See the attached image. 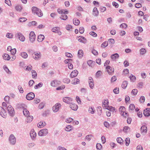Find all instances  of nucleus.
<instances>
[{"mask_svg":"<svg viewBox=\"0 0 150 150\" xmlns=\"http://www.w3.org/2000/svg\"><path fill=\"white\" fill-rule=\"evenodd\" d=\"M146 50L144 48H142L140 50V52L141 54L143 55L146 52Z\"/></svg>","mask_w":150,"mask_h":150,"instance_id":"46","label":"nucleus"},{"mask_svg":"<svg viewBox=\"0 0 150 150\" xmlns=\"http://www.w3.org/2000/svg\"><path fill=\"white\" fill-rule=\"evenodd\" d=\"M30 137L32 138H35L36 136V134L34 131V130H33L31 131L30 132Z\"/></svg>","mask_w":150,"mask_h":150,"instance_id":"24","label":"nucleus"},{"mask_svg":"<svg viewBox=\"0 0 150 150\" xmlns=\"http://www.w3.org/2000/svg\"><path fill=\"white\" fill-rule=\"evenodd\" d=\"M78 40L79 42L84 44L86 43L87 42V40L86 38H79Z\"/></svg>","mask_w":150,"mask_h":150,"instance_id":"30","label":"nucleus"},{"mask_svg":"<svg viewBox=\"0 0 150 150\" xmlns=\"http://www.w3.org/2000/svg\"><path fill=\"white\" fill-rule=\"evenodd\" d=\"M72 129V127L71 125L67 126L65 129V130L67 132L71 131Z\"/></svg>","mask_w":150,"mask_h":150,"instance_id":"37","label":"nucleus"},{"mask_svg":"<svg viewBox=\"0 0 150 150\" xmlns=\"http://www.w3.org/2000/svg\"><path fill=\"white\" fill-rule=\"evenodd\" d=\"M43 83L41 82L38 83V85L35 86L34 88L35 89H37L39 88H40L42 86Z\"/></svg>","mask_w":150,"mask_h":150,"instance_id":"44","label":"nucleus"},{"mask_svg":"<svg viewBox=\"0 0 150 150\" xmlns=\"http://www.w3.org/2000/svg\"><path fill=\"white\" fill-rule=\"evenodd\" d=\"M48 132V130L47 129H43L39 132L38 134L40 136H46Z\"/></svg>","mask_w":150,"mask_h":150,"instance_id":"4","label":"nucleus"},{"mask_svg":"<svg viewBox=\"0 0 150 150\" xmlns=\"http://www.w3.org/2000/svg\"><path fill=\"white\" fill-rule=\"evenodd\" d=\"M7 110L8 112L10 115L13 116L14 115L15 113L14 110L11 105H9L8 106Z\"/></svg>","mask_w":150,"mask_h":150,"instance_id":"6","label":"nucleus"},{"mask_svg":"<svg viewBox=\"0 0 150 150\" xmlns=\"http://www.w3.org/2000/svg\"><path fill=\"white\" fill-rule=\"evenodd\" d=\"M61 83L60 81L57 80H54L52 81L51 83V85L52 86L55 87Z\"/></svg>","mask_w":150,"mask_h":150,"instance_id":"12","label":"nucleus"},{"mask_svg":"<svg viewBox=\"0 0 150 150\" xmlns=\"http://www.w3.org/2000/svg\"><path fill=\"white\" fill-rule=\"evenodd\" d=\"M8 139L9 143L11 145H14L16 144V139L13 134H11L10 136Z\"/></svg>","mask_w":150,"mask_h":150,"instance_id":"1","label":"nucleus"},{"mask_svg":"<svg viewBox=\"0 0 150 150\" xmlns=\"http://www.w3.org/2000/svg\"><path fill=\"white\" fill-rule=\"evenodd\" d=\"M128 84V82L126 81H123L122 85V87L124 89H125L127 87Z\"/></svg>","mask_w":150,"mask_h":150,"instance_id":"31","label":"nucleus"},{"mask_svg":"<svg viewBox=\"0 0 150 150\" xmlns=\"http://www.w3.org/2000/svg\"><path fill=\"white\" fill-rule=\"evenodd\" d=\"M117 142L118 143L121 144L123 143V140L121 137H118L117 139Z\"/></svg>","mask_w":150,"mask_h":150,"instance_id":"49","label":"nucleus"},{"mask_svg":"<svg viewBox=\"0 0 150 150\" xmlns=\"http://www.w3.org/2000/svg\"><path fill=\"white\" fill-rule=\"evenodd\" d=\"M29 38H31L33 37V38H35V35L33 31H31L30 33Z\"/></svg>","mask_w":150,"mask_h":150,"instance_id":"54","label":"nucleus"},{"mask_svg":"<svg viewBox=\"0 0 150 150\" xmlns=\"http://www.w3.org/2000/svg\"><path fill=\"white\" fill-rule=\"evenodd\" d=\"M57 11L59 13L61 14L62 15L64 14H68V11L66 10L65 9L62 10L58 9L57 10Z\"/></svg>","mask_w":150,"mask_h":150,"instance_id":"17","label":"nucleus"},{"mask_svg":"<svg viewBox=\"0 0 150 150\" xmlns=\"http://www.w3.org/2000/svg\"><path fill=\"white\" fill-rule=\"evenodd\" d=\"M145 100V97L144 96H141L139 99V101L141 103H143Z\"/></svg>","mask_w":150,"mask_h":150,"instance_id":"51","label":"nucleus"},{"mask_svg":"<svg viewBox=\"0 0 150 150\" xmlns=\"http://www.w3.org/2000/svg\"><path fill=\"white\" fill-rule=\"evenodd\" d=\"M87 63L88 65L91 67H93L95 65V62L92 60H89L87 62Z\"/></svg>","mask_w":150,"mask_h":150,"instance_id":"20","label":"nucleus"},{"mask_svg":"<svg viewBox=\"0 0 150 150\" xmlns=\"http://www.w3.org/2000/svg\"><path fill=\"white\" fill-rule=\"evenodd\" d=\"M70 81V80L69 78H66L63 79V82L66 83H69Z\"/></svg>","mask_w":150,"mask_h":150,"instance_id":"60","label":"nucleus"},{"mask_svg":"<svg viewBox=\"0 0 150 150\" xmlns=\"http://www.w3.org/2000/svg\"><path fill=\"white\" fill-rule=\"evenodd\" d=\"M121 114L125 118L127 117L128 115V114L125 112V111L121 112Z\"/></svg>","mask_w":150,"mask_h":150,"instance_id":"48","label":"nucleus"},{"mask_svg":"<svg viewBox=\"0 0 150 150\" xmlns=\"http://www.w3.org/2000/svg\"><path fill=\"white\" fill-rule=\"evenodd\" d=\"M16 49L14 48L13 49H12L11 50V51L10 52H11V54L13 55H14L16 52Z\"/></svg>","mask_w":150,"mask_h":150,"instance_id":"59","label":"nucleus"},{"mask_svg":"<svg viewBox=\"0 0 150 150\" xmlns=\"http://www.w3.org/2000/svg\"><path fill=\"white\" fill-rule=\"evenodd\" d=\"M113 91L115 94H118L119 93V88H116L113 90Z\"/></svg>","mask_w":150,"mask_h":150,"instance_id":"63","label":"nucleus"},{"mask_svg":"<svg viewBox=\"0 0 150 150\" xmlns=\"http://www.w3.org/2000/svg\"><path fill=\"white\" fill-rule=\"evenodd\" d=\"M20 55L23 58L26 59L28 57V55L25 52H21L20 53Z\"/></svg>","mask_w":150,"mask_h":150,"instance_id":"27","label":"nucleus"},{"mask_svg":"<svg viewBox=\"0 0 150 150\" xmlns=\"http://www.w3.org/2000/svg\"><path fill=\"white\" fill-rule=\"evenodd\" d=\"M127 26V25L125 23H122L120 25V27L122 28H126Z\"/></svg>","mask_w":150,"mask_h":150,"instance_id":"56","label":"nucleus"},{"mask_svg":"<svg viewBox=\"0 0 150 150\" xmlns=\"http://www.w3.org/2000/svg\"><path fill=\"white\" fill-rule=\"evenodd\" d=\"M35 97V94L32 92L28 93L26 95V98L28 100H31Z\"/></svg>","mask_w":150,"mask_h":150,"instance_id":"9","label":"nucleus"},{"mask_svg":"<svg viewBox=\"0 0 150 150\" xmlns=\"http://www.w3.org/2000/svg\"><path fill=\"white\" fill-rule=\"evenodd\" d=\"M129 78H130L131 81L132 82H134L136 79V77L132 74H131L129 76Z\"/></svg>","mask_w":150,"mask_h":150,"instance_id":"33","label":"nucleus"},{"mask_svg":"<svg viewBox=\"0 0 150 150\" xmlns=\"http://www.w3.org/2000/svg\"><path fill=\"white\" fill-rule=\"evenodd\" d=\"M46 123L45 121H41L38 123L37 126L38 127H44L45 126Z\"/></svg>","mask_w":150,"mask_h":150,"instance_id":"25","label":"nucleus"},{"mask_svg":"<svg viewBox=\"0 0 150 150\" xmlns=\"http://www.w3.org/2000/svg\"><path fill=\"white\" fill-rule=\"evenodd\" d=\"M90 34L94 37H96L97 34L94 32H91L89 33Z\"/></svg>","mask_w":150,"mask_h":150,"instance_id":"64","label":"nucleus"},{"mask_svg":"<svg viewBox=\"0 0 150 150\" xmlns=\"http://www.w3.org/2000/svg\"><path fill=\"white\" fill-rule=\"evenodd\" d=\"M141 132L143 134L146 133L147 129V127L146 125H142L140 128Z\"/></svg>","mask_w":150,"mask_h":150,"instance_id":"13","label":"nucleus"},{"mask_svg":"<svg viewBox=\"0 0 150 150\" xmlns=\"http://www.w3.org/2000/svg\"><path fill=\"white\" fill-rule=\"evenodd\" d=\"M60 18L62 20H66L67 18V16L65 14L61 15L60 17Z\"/></svg>","mask_w":150,"mask_h":150,"instance_id":"35","label":"nucleus"},{"mask_svg":"<svg viewBox=\"0 0 150 150\" xmlns=\"http://www.w3.org/2000/svg\"><path fill=\"white\" fill-rule=\"evenodd\" d=\"M62 105L59 103H57L54 105L52 107V110L54 112L58 111L61 108Z\"/></svg>","mask_w":150,"mask_h":150,"instance_id":"2","label":"nucleus"},{"mask_svg":"<svg viewBox=\"0 0 150 150\" xmlns=\"http://www.w3.org/2000/svg\"><path fill=\"white\" fill-rule=\"evenodd\" d=\"M3 68L7 73L8 74L11 73V72L9 70L8 67L6 66H4Z\"/></svg>","mask_w":150,"mask_h":150,"instance_id":"50","label":"nucleus"},{"mask_svg":"<svg viewBox=\"0 0 150 150\" xmlns=\"http://www.w3.org/2000/svg\"><path fill=\"white\" fill-rule=\"evenodd\" d=\"M52 32L57 33L59 35H61L62 33L60 30V28L58 27H54L52 29Z\"/></svg>","mask_w":150,"mask_h":150,"instance_id":"10","label":"nucleus"},{"mask_svg":"<svg viewBox=\"0 0 150 150\" xmlns=\"http://www.w3.org/2000/svg\"><path fill=\"white\" fill-rule=\"evenodd\" d=\"M16 9L19 11H20L22 9V7L20 6H17L16 7Z\"/></svg>","mask_w":150,"mask_h":150,"instance_id":"58","label":"nucleus"},{"mask_svg":"<svg viewBox=\"0 0 150 150\" xmlns=\"http://www.w3.org/2000/svg\"><path fill=\"white\" fill-rule=\"evenodd\" d=\"M111 58L112 61H115L116 59H117L119 57V55L117 53H115L111 55Z\"/></svg>","mask_w":150,"mask_h":150,"instance_id":"15","label":"nucleus"},{"mask_svg":"<svg viewBox=\"0 0 150 150\" xmlns=\"http://www.w3.org/2000/svg\"><path fill=\"white\" fill-rule=\"evenodd\" d=\"M39 9L37 7L33 6L32 8V10L33 13L35 14Z\"/></svg>","mask_w":150,"mask_h":150,"instance_id":"36","label":"nucleus"},{"mask_svg":"<svg viewBox=\"0 0 150 150\" xmlns=\"http://www.w3.org/2000/svg\"><path fill=\"white\" fill-rule=\"evenodd\" d=\"M144 114L145 116H149L150 115V108H146L144 111Z\"/></svg>","mask_w":150,"mask_h":150,"instance_id":"14","label":"nucleus"},{"mask_svg":"<svg viewBox=\"0 0 150 150\" xmlns=\"http://www.w3.org/2000/svg\"><path fill=\"white\" fill-rule=\"evenodd\" d=\"M78 72L77 70H74L72 71L70 74V76L71 78L75 77L77 76Z\"/></svg>","mask_w":150,"mask_h":150,"instance_id":"18","label":"nucleus"},{"mask_svg":"<svg viewBox=\"0 0 150 150\" xmlns=\"http://www.w3.org/2000/svg\"><path fill=\"white\" fill-rule=\"evenodd\" d=\"M32 76L33 78H35L37 76V74L35 71L34 70H33L32 71Z\"/></svg>","mask_w":150,"mask_h":150,"instance_id":"40","label":"nucleus"},{"mask_svg":"<svg viewBox=\"0 0 150 150\" xmlns=\"http://www.w3.org/2000/svg\"><path fill=\"white\" fill-rule=\"evenodd\" d=\"M27 117V119L26 120V121L27 122H31L33 119V117L32 116H28Z\"/></svg>","mask_w":150,"mask_h":150,"instance_id":"29","label":"nucleus"},{"mask_svg":"<svg viewBox=\"0 0 150 150\" xmlns=\"http://www.w3.org/2000/svg\"><path fill=\"white\" fill-rule=\"evenodd\" d=\"M0 114L3 118H6L7 115V113L5 109L2 107H0Z\"/></svg>","mask_w":150,"mask_h":150,"instance_id":"5","label":"nucleus"},{"mask_svg":"<svg viewBox=\"0 0 150 150\" xmlns=\"http://www.w3.org/2000/svg\"><path fill=\"white\" fill-rule=\"evenodd\" d=\"M4 59L5 60H9L11 59L10 57L7 54H5L3 56Z\"/></svg>","mask_w":150,"mask_h":150,"instance_id":"26","label":"nucleus"},{"mask_svg":"<svg viewBox=\"0 0 150 150\" xmlns=\"http://www.w3.org/2000/svg\"><path fill=\"white\" fill-rule=\"evenodd\" d=\"M109 104L108 100L107 99L105 100L104 101L103 103V107H105V108L109 110V109L108 108V106Z\"/></svg>","mask_w":150,"mask_h":150,"instance_id":"21","label":"nucleus"},{"mask_svg":"<svg viewBox=\"0 0 150 150\" xmlns=\"http://www.w3.org/2000/svg\"><path fill=\"white\" fill-rule=\"evenodd\" d=\"M108 45V42L107 41H105L103 42L101 46L102 47L105 48Z\"/></svg>","mask_w":150,"mask_h":150,"instance_id":"55","label":"nucleus"},{"mask_svg":"<svg viewBox=\"0 0 150 150\" xmlns=\"http://www.w3.org/2000/svg\"><path fill=\"white\" fill-rule=\"evenodd\" d=\"M23 114L25 116H29V112L28 110H27L26 109H24L23 110Z\"/></svg>","mask_w":150,"mask_h":150,"instance_id":"34","label":"nucleus"},{"mask_svg":"<svg viewBox=\"0 0 150 150\" xmlns=\"http://www.w3.org/2000/svg\"><path fill=\"white\" fill-rule=\"evenodd\" d=\"M138 92V90L137 89H134L132 90L131 93L133 95H136Z\"/></svg>","mask_w":150,"mask_h":150,"instance_id":"43","label":"nucleus"},{"mask_svg":"<svg viewBox=\"0 0 150 150\" xmlns=\"http://www.w3.org/2000/svg\"><path fill=\"white\" fill-rule=\"evenodd\" d=\"M15 36L16 38H25L23 35L20 33H16Z\"/></svg>","mask_w":150,"mask_h":150,"instance_id":"39","label":"nucleus"},{"mask_svg":"<svg viewBox=\"0 0 150 150\" xmlns=\"http://www.w3.org/2000/svg\"><path fill=\"white\" fill-rule=\"evenodd\" d=\"M100 10L101 12H104L106 10V8L105 7L101 6L100 7Z\"/></svg>","mask_w":150,"mask_h":150,"instance_id":"57","label":"nucleus"},{"mask_svg":"<svg viewBox=\"0 0 150 150\" xmlns=\"http://www.w3.org/2000/svg\"><path fill=\"white\" fill-rule=\"evenodd\" d=\"M35 14L38 16L39 17H40L43 16L42 13L40 9H39L38 11L35 13Z\"/></svg>","mask_w":150,"mask_h":150,"instance_id":"28","label":"nucleus"},{"mask_svg":"<svg viewBox=\"0 0 150 150\" xmlns=\"http://www.w3.org/2000/svg\"><path fill=\"white\" fill-rule=\"evenodd\" d=\"M96 148L99 150H101L102 148V146L101 144L97 143L96 145Z\"/></svg>","mask_w":150,"mask_h":150,"instance_id":"47","label":"nucleus"},{"mask_svg":"<svg viewBox=\"0 0 150 150\" xmlns=\"http://www.w3.org/2000/svg\"><path fill=\"white\" fill-rule=\"evenodd\" d=\"M129 110H133L134 109L135 106L134 104H132L129 105Z\"/></svg>","mask_w":150,"mask_h":150,"instance_id":"52","label":"nucleus"},{"mask_svg":"<svg viewBox=\"0 0 150 150\" xmlns=\"http://www.w3.org/2000/svg\"><path fill=\"white\" fill-rule=\"evenodd\" d=\"M80 82V80L77 78H75L71 81V83L73 84L76 85L79 83Z\"/></svg>","mask_w":150,"mask_h":150,"instance_id":"22","label":"nucleus"},{"mask_svg":"<svg viewBox=\"0 0 150 150\" xmlns=\"http://www.w3.org/2000/svg\"><path fill=\"white\" fill-rule=\"evenodd\" d=\"M92 53L95 55L97 56L98 54V52L96 50L93 49L91 50Z\"/></svg>","mask_w":150,"mask_h":150,"instance_id":"53","label":"nucleus"},{"mask_svg":"<svg viewBox=\"0 0 150 150\" xmlns=\"http://www.w3.org/2000/svg\"><path fill=\"white\" fill-rule=\"evenodd\" d=\"M93 136L92 135H88L86 137L85 139L86 140H87L88 141H89L91 139V138Z\"/></svg>","mask_w":150,"mask_h":150,"instance_id":"42","label":"nucleus"},{"mask_svg":"<svg viewBox=\"0 0 150 150\" xmlns=\"http://www.w3.org/2000/svg\"><path fill=\"white\" fill-rule=\"evenodd\" d=\"M125 144L126 146H128L130 143V141L129 138H128L125 139Z\"/></svg>","mask_w":150,"mask_h":150,"instance_id":"45","label":"nucleus"},{"mask_svg":"<svg viewBox=\"0 0 150 150\" xmlns=\"http://www.w3.org/2000/svg\"><path fill=\"white\" fill-rule=\"evenodd\" d=\"M88 83L90 88L91 89H93L94 87V84L93 79L92 77H88Z\"/></svg>","mask_w":150,"mask_h":150,"instance_id":"8","label":"nucleus"},{"mask_svg":"<svg viewBox=\"0 0 150 150\" xmlns=\"http://www.w3.org/2000/svg\"><path fill=\"white\" fill-rule=\"evenodd\" d=\"M37 23L35 21H33L29 23V25L31 26V25H37Z\"/></svg>","mask_w":150,"mask_h":150,"instance_id":"61","label":"nucleus"},{"mask_svg":"<svg viewBox=\"0 0 150 150\" xmlns=\"http://www.w3.org/2000/svg\"><path fill=\"white\" fill-rule=\"evenodd\" d=\"M70 104V107L72 110L76 111L77 110L78 106L76 104L73 103L72 102Z\"/></svg>","mask_w":150,"mask_h":150,"instance_id":"16","label":"nucleus"},{"mask_svg":"<svg viewBox=\"0 0 150 150\" xmlns=\"http://www.w3.org/2000/svg\"><path fill=\"white\" fill-rule=\"evenodd\" d=\"M95 110L93 108L91 107L89 108L88 112L89 113L92 114H93L95 112Z\"/></svg>","mask_w":150,"mask_h":150,"instance_id":"38","label":"nucleus"},{"mask_svg":"<svg viewBox=\"0 0 150 150\" xmlns=\"http://www.w3.org/2000/svg\"><path fill=\"white\" fill-rule=\"evenodd\" d=\"M63 101L67 103L70 104L72 102V99L70 97H65L63 98Z\"/></svg>","mask_w":150,"mask_h":150,"instance_id":"11","label":"nucleus"},{"mask_svg":"<svg viewBox=\"0 0 150 150\" xmlns=\"http://www.w3.org/2000/svg\"><path fill=\"white\" fill-rule=\"evenodd\" d=\"M32 56L35 59L38 60L41 56V54L40 52H34L32 54Z\"/></svg>","mask_w":150,"mask_h":150,"instance_id":"3","label":"nucleus"},{"mask_svg":"<svg viewBox=\"0 0 150 150\" xmlns=\"http://www.w3.org/2000/svg\"><path fill=\"white\" fill-rule=\"evenodd\" d=\"M73 23L76 25H78L80 23V21L79 19H73Z\"/></svg>","mask_w":150,"mask_h":150,"instance_id":"32","label":"nucleus"},{"mask_svg":"<svg viewBox=\"0 0 150 150\" xmlns=\"http://www.w3.org/2000/svg\"><path fill=\"white\" fill-rule=\"evenodd\" d=\"M83 54V52L82 50H79L78 52V56L79 58H82Z\"/></svg>","mask_w":150,"mask_h":150,"instance_id":"23","label":"nucleus"},{"mask_svg":"<svg viewBox=\"0 0 150 150\" xmlns=\"http://www.w3.org/2000/svg\"><path fill=\"white\" fill-rule=\"evenodd\" d=\"M119 110L121 114V112L125 111V108L123 106H120L119 108Z\"/></svg>","mask_w":150,"mask_h":150,"instance_id":"41","label":"nucleus"},{"mask_svg":"<svg viewBox=\"0 0 150 150\" xmlns=\"http://www.w3.org/2000/svg\"><path fill=\"white\" fill-rule=\"evenodd\" d=\"M99 12L96 7H95L93 8V15L95 16H97L98 15Z\"/></svg>","mask_w":150,"mask_h":150,"instance_id":"19","label":"nucleus"},{"mask_svg":"<svg viewBox=\"0 0 150 150\" xmlns=\"http://www.w3.org/2000/svg\"><path fill=\"white\" fill-rule=\"evenodd\" d=\"M106 70L109 75H111L113 73L114 71V69L110 66H107L106 67Z\"/></svg>","mask_w":150,"mask_h":150,"instance_id":"7","label":"nucleus"},{"mask_svg":"<svg viewBox=\"0 0 150 150\" xmlns=\"http://www.w3.org/2000/svg\"><path fill=\"white\" fill-rule=\"evenodd\" d=\"M84 28L83 27H80L79 29V32L81 33H83L84 32Z\"/></svg>","mask_w":150,"mask_h":150,"instance_id":"62","label":"nucleus"}]
</instances>
